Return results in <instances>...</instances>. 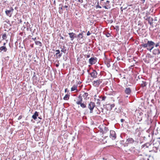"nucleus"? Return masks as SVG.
<instances>
[{"label": "nucleus", "mask_w": 160, "mask_h": 160, "mask_svg": "<svg viewBox=\"0 0 160 160\" xmlns=\"http://www.w3.org/2000/svg\"><path fill=\"white\" fill-rule=\"evenodd\" d=\"M7 38V35L6 33H4L2 35V40H5Z\"/></svg>", "instance_id": "25"}, {"label": "nucleus", "mask_w": 160, "mask_h": 160, "mask_svg": "<svg viewBox=\"0 0 160 160\" xmlns=\"http://www.w3.org/2000/svg\"><path fill=\"white\" fill-rule=\"evenodd\" d=\"M78 90L77 89V86L74 85L71 88V92H77Z\"/></svg>", "instance_id": "11"}, {"label": "nucleus", "mask_w": 160, "mask_h": 160, "mask_svg": "<svg viewBox=\"0 0 160 160\" xmlns=\"http://www.w3.org/2000/svg\"><path fill=\"white\" fill-rule=\"evenodd\" d=\"M38 116V112H37V111H36L34 114L32 116V118L34 119V120H36L37 118V117Z\"/></svg>", "instance_id": "18"}, {"label": "nucleus", "mask_w": 160, "mask_h": 160, "mask_svg": "<svg viewBox=\"0 0 160 160\" xmlns=\"http://www.w3.org/2000/svg\"><path fill=\"white\" fill-rule=\"evenodd\" d=\"M79 105H80V107L82 108H87V104L86 102H80Z\"/></svg>", "instance_id": "15"}, {"label": "nucleus", "mask_w": 160, "mask_h": 160, "mask_svg": "<svg viewBox=\"0 0 160 160\" xmlns=\"http://www.w3.org/2000/svg\"><path fill=\"white\" fill-rule=\"evenodd\" d=\"M61 51L62 52L65 53H66V50L65 49L64 46H63V48L62 49Z\"/></svg>", "instance_id": "26"}, {"label": "nucleus", "mask_w": 160, "mask_h": 160, "mask_svg": "<svg viewBox=\"0 0 160 160\" xmlns=\"http://www.w3.org/2000/svg\"><path fill=\"white\" fill-rule=\"evenodd\" d=\"M124 121V119H121V121L122 122H123Z\"/></svg>", "instance_id": "36"}, {"label": "nucleus", "mask_w": 160, "mask_h": 160, "mask_svg": "<svg viewBox=\"0 0 160 160\" xmlns=\"http://www.w3.org/2000/svg\"><path fill=\"white\" fill-rule=\"evenodd\" d=\"M59 8H60L61 9H63V8L62 7L61 8L59 7Z\"/></svg>", "instance_id": "43"}, {"label": "nucleus", "mask_w": 160, "mask_h": 160, "mask_svg": "<svg viewBox=\"0 0 160 160\" xmlns=\"http://www.w3.org/2000/svg\"><path fill=\"white\" fill-rule=\"evenodd\" d=\"M143 1V3L145 2V0H142Z\"/></svg>", "instance_id": "47"}, {"label": "nucleus", "mask_w": 160, "mask_h": 160, "mask_svg": "<svg viewBox=\"0 0 160 160\" xmlns=\"http://www.w3.org/2000/svg\"><path fill=\"white\" fill-rule=\"evenodd\" d=\"M7 50V48L5 46H2L0 48V52H1L2 51L4 52H6Z\"/></svg>", "instance_id": "19"}, {"label": "nucleus", "mask_w": 160, "mask_h": 160, "mask_svg": "<svg viewBox=\"0 0 160 160\" xmlns=\"http://www.w3.org/2000/svg\"><path fill=\"white\" fill-rule=\"evenodd\" d=\"M109 2V1H106V3H108Z\"/></svg>", "instance_id": "42"}, {"label": "nucleus", "mask_w": 160, "mask_h": 160, "mask_svg": "<svg viewBox=\"0 0 160 160\" xmlns=\"http://www.w3.org/2000/svg\"><path fill=\"white\" fill-rule=\"evenodd\" d=\"M90 34H91V33H90V32L89 31H88L87 33V36H89L90 35Z\"/></svg>", "instance_id": "30"}, {"label": "nucleus", "mask_w": 160, "mask_h": 160, "mask_svg": "<svg viewBox=\"0 0 160 160\" xmlns=\"http://www.w3.org/2000/svg\"><path fill=\"white\" fill-rule=\"evenodd\" d=\"M85 40L82 32L80 33L78 35L77 41L78 43L80 44H82L84 42Z\"/></svg>", "instance_id": "2"}, {"label": "nucleus", "mask_w": 160, "mask_h": 160, "mask_svg": "<svg viewBox=\"0 0 160 160\" xmlns=\"http://www.w3.org/2000/svg\"><path fill=\"white\" fill-rule=\"evenodd\" d=\"M14 10L13 9L12 7H10L9 10L6 9L5 11V13L6 14L9 16V17H11L12 16V14L13 12V11Z\"/></svg>", "instance_id": "6"}, {"label": "nucleus", "mask_w": 160, "mask_h": 160, "mask_svg": "<svg viewBox=\"0 0 160 160\" xmlns=\"http://www.w3.org/2000/svg\"><path fill=\"white\" fill-rule=\"evenodd\" d=\"M22 118V116L21 115V116H20L19 117H18V120H20Z\"/></svg>", "instance_id": "32"}, {"label": "nucleus", "mask_w": 160, "mask_h": 160, "mask_svg": "<svg viewBox=\"0 0 160 160\" xmlns=\"http://www.w3.org/2000/svg\"><path fill=\"white\" fill-rule=\"evenodd\" d=\"M56 55L57 56V58H60L61 57L62 55V53H60V51L59 50H57L56 51Z\"/></svg>", "instance_id": "16"}, {"label": "nucleus", "mask_w": 160, "mask_h": 160, "mask_svg": "<svg viewBox=\"0 0 160 160\" xmlns=\"http://www.w3.org/2000/svg\"><path fill=\"white\" fill-rule=\"evenodd\" d=\"M35 43L36 44L38 45L39 46L41 47L42 46V43L39 41H35Z\"/></svg>", "instance_id": "23"}, {"label": "nucleus", "mask_w": 160, "mask_h": 160, "mask_svg": "<svg viewBox=\"0 0 160 160\" xmlns=\"http://www.w3.org/2000/svg\"><path fill=\"white\" fill-rule=\"evenodd\" d=\"M68 5V3H67V5Z\"/></svg>", "instance_id": "52"}, {"label": "nucleus", "mask_w": 160, "mask_h": 160, "mask_svg": "<svg viewBox=\"0 0 160 160\" xmlns=\"http://www.w3.org/2000/svg\"><path fill=\"white\" fill-rule=\"evenodd\" d=\"M70 95L69 94H66L64 97L63 99L64 100H68L69 98Z\"/></svg>", "instance_id": "21"}, {"label": "nucleus", "mask_w": 160, "mask_h": 160, "mask_svg": "<svg viewBox=\"0 0 160 160\" xmlns=\"http://www.w3.org/2000/svg\"><path fill=\"white\" fill-rule=\"evenodd\" d=\"M148 23L150 24V25H152L153 23V19L152 18H151L150 17H149L148 18Z\"/></svg>", "instance_id": "20"}, {"label": "nucleus", "mask_w": 160, "mask_h": 160, "mask_svg": "<svg viewBox=\"0 0 160 160\" xmlns=\"http://www.w3.org/2000/svg\"><path fill=\"white\" fill-rule=\"evenodd\" d=\"M78 1L81 3H82L83 2V0H78Z\"/></svg>", "instance_id": "31"}, {"label": "nucleus", "mask_w": 160, "mask_h": 160, "mask_svg": "<svg viewBox=\"0 0 160 160\" xmlns=\"http://www.w3.org/2000/svg\"><path fill=\"white\" fill-rule=\"evenodd\" d=\"M107 66L108 67H109L110 66V65L109 63H108L107 64Z\"/></svg>", "instance_id": "34"}, {"label": "nucleus", "mask_w": 160, "mask_h": 160, "mask_svg": "<svg viewBox=\"0 0 160 160\" xmlns=\"http://www.w3.org/2000/svg\"><path fill=\"white\" fill-rule=\"evenodd\" d=\"M98 103L99 104H100V102H98Z\"/></svg>", "instance_id": "46"}, {"label": "nucleus", "mask_w": 160, "mask_h": 160, "mask_svg": "<svg viewBox=\"0 0 160 160\" xmlns=\"http://www.w3.org/2000/svg\"><path fill=\"white\" fill-rule=\"evenodd\" d=\"M6 45V43H3V45Z\"/></svg>", "instance_id": "44"}, {"label": "nucleus", "mask_w": 160, "mask_h": 160, "mask_svg": "<svg viewBox=\"0 0 160 160\" xmlns=\"http://www.w3.org/2000/svg\"><path fill=\"white\" fill-rule=\"evenodd\" d=\"M101 1H104V0H101Z\"/></svg>", "instance_id": "49"}, {"label": "nucleus", "mask_w": 160, "mask_h": 160, "mask_svg": "<svg viewBox=\"0 0 160 160\" xmlns=\"http://www.w3.org/2000/svg\"><path fill=\"white\" fill-rule=\"evenodd\" d=\"M147 85L146 82L144 81H142V83H141V86L142 87H146Z\"/></svg>", "instance_id": "22"}, {"label": "nucleus", "mask_w": 160, "mask_h": 160, "mask_svg": "<svg viewBox=\"0 0 160 160\" xmlns=\"http://www.w3.org/2000/svg\"><path fill=\"white\" fill-rule=\"evenodd\" d=\"M128 97V96H126V97Z\"/></svg>", "instance_id": "50"}, {"label": "nucleus", "mask_w": 160, "mask_h": 160, "mask_svg": "<svg viewBox=\"0 0 160 160\" xmlns=\"http://www.w3.org/2000/svg\"><path fill=\"white\" fill-rule=\"evenodd\" d=\"M82 94H80L77 98L74 100V101L76 103L77 105H79L80 102L83 101V99L81 96Z\"/></svg>", "instance_id": "4"}, {"label": "nucleus", "mask_w": 160, "mask_h": 160, "mask_svg": "<svg viewBox=\"0 0 160 160\" xmlns=\"http://www.w3.org/2000/svg\"><path fill=\"white\" fill-rule=\"evenodd\" d=\"M89 63L91 65L94 64L96 63L95 59L92 57L89 59Z\"/></svg>", "instance_id": "12"}, {"label": "nucleus", "mask_w": 160, "mask_h": 160, "mask_svg": "<svg viewBox=\"0 0 160 160\" xmlns=\"http://www.w3.org/2000/svg\"><path fill=\"white\" fill-rule=\"evenodd\" d=\"M152 53L154 55H158L160 54V50L158 48L154 49L152 51Z\"/></svg>", "instance_id": "13"}, {"label": "nucleus", "mask_w": 160, "mask_h": 160, "mask_svg": "<svg viewBox=\"0 0 160 160\" xmlns=\"http://www.w3.org/2000/svg\"><path fill=\"white\" fill-rule=\"evenodd\" d=\"M100 98H102V101H104L106 98V97L105 96L103 97L101 96Z\"/></svg>", "instance_id": "27"}, {"label": "nucleus", "mask_w": 160, "mask_h": 160, "mask_svg": "<svg viewBox=\"0 0 160 160\" xmlns=\"http://www.w3.org/2000/svg\"><path fill=\"white\" fill-rule=\"evenodd\" d=\"M66 0V1H68V0Z\"/></svg>", "instance_id": "53"}, {"label": "nucleus", "mask_w": 160, "mask_h": 160, "mask_svg": "<svg viewBox=\"0 0 160 160\" xmlns=\"http://www.w3.org/2000/svg\"><path fill=\"white\" fill-rule=\"evenodd\" d=\"M59 63L58 62V64H56V66L57 67H58L59 66Z\"/></svg>", "instance_id": "33"}, {"label": "nucleus", "mask_w": 160, "mask_h": 160, "mask_svg": "<svg viewBox=\"0 0 160 160\" xmlns=\"http://www.w3.org/2000/svg\"><path fill=\"white\" fill-rule=\"evenodd\" d=\"M125 92L126 94L130 95L131 92V90L130 88H126L125 90Z\"/></svg>", "instance_id": "14"}, {"label": "nucleus", "mask_w": 160, "mask_h": 160, "mask_svg": "<svg viewBox=\"0 0 160 160\" xmlns=\"http://www.w3.org/2000/svg\"><path fill=\"white\" fill-rule=\"evenodd\" d=\"M75 1H76L77 0H75Z\"/></svg>", "instance_id": "54"}, {"label": "nucleus", "mask_w": 160, "mask_h": 160, "mask_svg": "<svg viewBox=\"0 0 160 160\" xmlns=\"http://www.w3.org/2000/svg\"><path fill=\"white\" fill-rule=\"evenodd\" d=\"M101 8V7L99 5V2H98V3H97V5L96 6V8Z\"/></svg>", "instance_id": "28"}, {"label": "nucleus", "mask_w": 160, "mask_h": 160, "mask_svg": "<svg viewBox=\"0 0 160 160\" xmlns=\"http://www.w3.org/2000/svg\"><path fill=\"white\" fill-rule=\"evenodd\" d=\"M108 105L110 106L111 109H112V108H114L115 106V105L113 104H108Z\"/></svg>", "instance_id": "29"}, {"label": "nucleus", "mask_w": 160, "mask_h": 160, "mask_svg": "<svg viewBox=\"0 0 160 160\" xmlns=\"http://www.w3.org/2000/svg\"><path fill=\"white\" fill-rule=\"evenodd\" d=\"M127 141L129 143H132L135 142L133 138H129L127 140Z\"/></svg>", "instance_id": "17"}, {"label": "nucleus", "mask_w": 160, "mask_h": 160, "mask_svg": "<svg viewBox=\"0 0 160 160\" xmlns=\"http://www.w3.org/2000/svg\"><path fill=\"white\" fill-rule=\"evenodd\" d=\"M64 8H68V5H65L64 6Z\"/></svg>", "instance_id": "37"}, {"label": "nucleus", "mask_w": 160, "mask_h": 160, "mask_svg": "<svg viewBox=\"0 0 160 160\" xmlns=\"http://www.w3.org/2000/svg\"><path fill=\"white\" fill-rule=\"evenodd\" d=\"M67 90H68L67 88H66V89H65V92H67Z\"/></svg>", "instance_id": "40"}, {"label": "nucleus", "mask_w": 160, "mask_h": 160, "mask_svg": "<svg viewBox=\"0 0 160 160\" xmlns=\"http://www.w3.org/2000/svg\"><path fill=\"white\" fill-rule=\"evenodd\" d=\"M92 77L93 78H96L97 77V72L95 70H93L92 72L90 73Z\"/></svg>", "instance_id": "8"}, {"label": "nucleus", "mask_w": 160, "mask_h": 160, "mask_svg": "<svg viewBox=\"0 0 160 160\" xmlns=\"http://www.w3.org/2000/svg\"><path fill=\"white\" fill-rule=\"evenodd\" d=\"M81 96H82V98L85 100H87L89 98V97H88V94L87 92L83 93L82 94Z\"/></svg>", "instance_id": "9"}, {"label": "nucleus", "mask_w": 160, "mask_h": 160, "mask_svg": "<svg viewBox=\"0 0 160 160\" xmlns=\"http://www.w3.org/2000/svg\"><path fill=\"white\" fill-rule=\"evenodd\" d=\"M36 39V38H32V39L34 41H35V40Z\"/></svg>", "instance_id": "39"}, {"label": "nucleus", "mask_w": 160, "mask_h": 160, "mask_svg": "<svg viewBox=\"0 0 160 160\" xmlns=\"http://www.w3.org/2000/svg\"><path fill=\"white\" fill-rule=\"evenodd\" d=\"M155 45V43L152 41H148L147 43H143L142 44V46L147 48V50L151 52L154 48Z\"/></svg>", "instance_id": "1"}, {"label": "nucleus", "mask_w": 160, "mask_h": 160, "mask_svg": "<svg viewBox=\"0 0 160 160\" xmlns=\"http://www.w3.org/2000/svg\"><path fill=\"white\" fill-rule=\"evenodd\" d=\"M39 118V119H41V118H40L39 117V118Z\"/></svg>", "instance_id": "48"}, {"label": "nucleus", "mask_w": 160, "mask_h": 160, "mask_svg": "<svg viewBox=\"0 0 160 160\" xmlns=\"http://www.w3.org/2000/svg\"><path fill=\"white\" fill-rule=\"evenodd\" d=\"M90 57V55H87V57H86L87 58H89Z\"/></svg>", "instance_id": "38"}, {"label": "nucleus", "mask_w": 160, "mask_h": 160, "mask_svg": "<svg viewBox=\"0 0 160 160\" xmlns=\"http://www.w3.org/2000/svg\"><path fill=\"white\" fill-rule=\"evenodd\" d=\"M103 7L106 9H108V8H107V6H104Z\"/></svg>", "instance_id": "41"}, {"label": "nucleus", "mask_w": 160, "mask_h": 160, "mask_svg": "<svg viewBox=\"0 0 160 160\" xmlns=\"http://www.w3.org/2000/svg\"><path fill=\"white\" fill-rule=\"evenodd\" d=\"M68 34L71 39V40L72 41H73L76 37V34L73 32L69 33Z\"/></svg>", "instance_id": "10"}, {"label": "nucleus", "mask_w": 160, "mask_h": 160, "mask_svg": "<svg viewBox=\"0 0 160 160\" xmlns=\"http://www.w3.org/2000/svg\"><path fill=\"white\" fill-rule=\"evenodd\" d=\"M109 131V129H108V128L107 127H105L104 128V129L103 130V133H106L107 132Z\"/></svg>", "instance_id": "24"}, {"label": "nucleus", "mask_w": 160, "mask_h": 160, "mask_svg": "<svg viewBox=\"0 0 160 160\" xmlns=\"http://www.w3.org/2000/svg\"><path fill=\"white\" fill-rule=\"evenodd\" d=\"M122 7L121 8V9H122Z\"/></svg>", "instance_id": "51"}, {"label": "nucleus", "mask_w": 160, "mask_h": 160, "mask_svg": "<svg viewBox=\"0 0 160 160\" xmlns=\"http://www.w3.org/2000/svg\"><path fill=\"white\" fill-rule=\"evenodd\" d=\"M102 82V79H99L96 81H93L92 82L93 85L95 87H98Z\"/></svg>", "instance_id": "5"}, {"label": "nucleus", "mask_w": 160, "mask_h": 160, "mask_svg": "<svg viewBox=\"0 0 160 160\" xmlns=\"http://www.w3.org/2000/svg\"><path fill=\"white\" fill-rule=\"evenodd\" d=\"M110 137L112 140H114L116 139V136L115 131L113 130H111L110 131Z\"/></svg>", "instance_id": "7"}, {"label": "nucleus", "mask_w": 160, "mask_h": 160, "mask_svg": "<svg viewBox=\"0 0 160 160\" xmlns=\"http://www.w3.org/2000/svg\"><path fill=\"white\" fill-rule=\"evenodd\" d=\"M155 45L156 47H157L158 46H159V44H158V43H157L156 44H155Z\"/></svg>", "instance_id": "35"}, {"label": "nucleus", "mask_w": 160, "mask_h": 160, "mask_svg": "<svg viewBox=\"0 0 160 160\" xmlns=\"http://www.w3.org/2000/svg\"><path fill=\"white\" fill-rule=\"evenodd\" d=\"M61 38L62 39H63V37H62Z\"/></svg>", "instance_id": "45"}, {"label": "nucleus", "mask_w": 160, "mask_h": 160, "mask_svg": "<svg viewBox=\"0 0 160 160\" xmlns=\"http://www.w3.org/2000/svg\"><path fill=\"white\" fill-rule=\"evenodd\" d=\"M96 106L95 103L92 102L91 101L88 103V108L90 110V112L92 113L94 108Z\"/></svg>", "instance_id": "3"}]
</instances>
